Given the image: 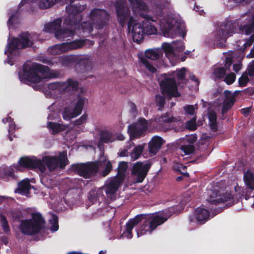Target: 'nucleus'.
Here are the masks:
<instances>
[{
  "instance_id": "obj_38",
  "label": "nucleus",
  "mask_w": 254,
  "mask_h": 254,
  "mask_svg": "<svg viewBox=\"0 0 254 254\" xmlns=\"http://www.w3.org/2000/svg\"><path fill=\"white\" fill-rule=\"evenodd\" d=\"M183 109L185 114L193 116L195 114L197 107L196 104L194 105H188L184 106Z\"/></svg>"
},
{
  "instance_id": "obj_6",
  "label": "nucleus",
  "mask_w": 254,
  "mask_h": 254,
  "mask_svg": "<svg viewBox=\"0 0 254 254\" xmlns=\"http://www.w3.org/2000/svg\"><path fill=\"white\" fill-rule=\"evenodd\" d=\"M56 76V74L49 67L30 62L26 63L24 64L22 71L19 74L21 82L27 84H33L32 86L35 90L41 88L44 79L54 78Z\"/></svg>"
},
{
  "instance_id": "obj_17",
  "label": "nucleus",
  "mask_w": 254,
  "mask_h": 254,
  "mask_svg": "<svg viewBox=\"0 0 254 254\" xmlns=\"http://www.w3.org/2000/svg\"><path fill=\"white\" fill-rule=\"evenodd\" d=\"M123 182V177H114L108 180L101 189H102V190H104L108 198L114 199L116 197V192L118 188Z\"/></svg>"
},
{
  "instance_id": "obj_15",
  "label": "nucleus",
  "mask_w": 254,
  "mask_h": 254,
  "mask_svg": "<svg viewBox=\"0 0 254 254\" xmlns=\"http://www.w3.org/2000/svg\"><path fill=\"white\" fill-rule=\"evenodd\" d=\"M77 98V101L73 107L68 106L64 109L62 116L64 120L69 121L81 114L87 99L81 96H78Z\"/></svg>"
},
{
  "instance_id": "obj_36",
  "label": "nucleus",
  "mask_w": 254,
  "mask_h": 254,
  "mask_svg": "<svg viewBox=\"0 0 254 254\" xmlns=\"http://www.w3.org/2000/svg\"><path fill=\"white\" fill-rule=\"evenodd\" d=\"M127 167L128 166L127 162H120L118 166V176L117 177H123L124 180L125 175V173L127 169Z\"/></svg>"
},
{
  "instance_id": "obj_56",
  "label": "nucleus",
  "mask_w": 254,
  "mask_h": 254,
  "mask_svg": "<svg viewBox=\"0 0 254 254\" xmlns=\"http://www.w3.org/2000/svg\"><path fill=\"white\" fill-rule=\"evenodd\" d=\"M115 137L116 139H118L119 140H123L125 139V137L122 134L115 135Z\"/></svg>"
},
{
  "instance_id": "obj_51",
  "label": "nucleus",
  "mask_w": 254,
  "mask_h": 254,
  "mask_svg": "<svg viewBox=\"0 0 254 254\" xmlns=\"http://www.w3.org/2000/svg\"><path fill=\"white\" fill-rule=\"evenodd\" d=\"M173 168L176 171L182 172L183 170L185 169L186 167L181 164L176 163L174 165Z\"/></svg>"
},
{
  "instance_id": "obj_54",
  "label": "nucleus",
  "mask_w": 254,
  "mask_h": 254,
  "mask_svg": "<svg viewBox=\"0 0 254 254\" xmlns=\"http://www.w3.org/2000/svg\"><path fill=\"white\" fill-rule=\"evenodd\" d=\"M190 79L195 82V85L197 86L199 85L198 79L194 75H190Z\"/></svg>"
},
{
  "instance_id": "obj_26",
  "label": "nucleus",
  "mask_w": 254,
  "mask_h": 254,
  "mask_svg": "<svg viewBox=\"0 0 254 254\" xmlns=\"http://www.w3.org/2000/svg\"><path fill=\"white\" fill-rule=\"evenodd\" d=\"M225 99L222 107V114H225L229 109H230L235 102L234 95L229 91L224 92Z\"/></svg>"
},
{
  "instance_id": "obj_28",
  "label": "nucleus",
  "mask_w": 254,
  "mask_h": 254,
  "mask_svg": "<svg viewBox=\"0 0 254 254\" xmlns=\"http://www.w3.org/2000/svg\"><path fill=\"white\" fill-rule=\"evenodd\" d=\"M67 127L66 125L54 122H49L47 124V128L53 134H58L59 132L65 130Z\"/></svg>"
},
{
  "instance_id": "obj_14",
  "label": "nucleus",
  "mask_w": 254,
  "mask_h": 254,
  "mask_svg": "<svg viewBox=\"0 0 254 254\" xmlns=\"http://www.w3.org/2000/svg\"><path fill=\"white\" fill-rule=\"evenodd\" d=\"M85 42V40H77L61 44H57L49 47L48 51L52 55H60L68 51L79 48L84 44Z\"/></svg>"
},
{
  "instance_id": "obj_41",
  "label": "nucleus",
  "mask_w": 254,
  "mask_h": 254,
  "mask_svg": "<svg viewBox=\"0 0 254 254\" xmlns=\"http://www.w3.org/2000/svg\"><path fill=\"white\" fill-rule=\"evenodd\" d=\"M87 116L83 115L78 119L73 122V125L77 127L83 126L87 121Z\"/></svg>"
},
{
  "instance_id": "obj_57",
  "label": "nucleus",
  "mask_w": 254,
  "mask_h": 254,
  "mask_svg": "<svg viewBox=\"0 0 254 254\" xmlns=\"http://www.w3.org/2000/svg\"><path fill=\"white\" fill-rule=\"evenodd\" d=\"M55 118V113L52 112L49 114L47 119L48 120H53Z\"/></svg>"
},
{
  "instance_id": "obj_43",
  "label": "nucleus",
  "mask_w": 254,
  "mask_h": 254,
  "mask_svg": "<svg viewBox=\"0 0 254 254\" xmlns=\"http://www.w3.org/2000/svg\"><path fill=\"white\" fill-rule=\"evenodd\" d=\"M156 103L157 106L158 107V110H161L165 103V99L164 97L160 95H156Z\"/></svg>"
},
{
  "instance_id": "obj_4",
  "label": "nucleus",
  "mask_w": 254,
  "mask_h": 254,
  "mask_svg": "<svg viewBox=\"0 0 254 254\" xmlns=\"http://www.w3.org/2000/svg\"><path fill=\"white\" fill-rule=\"evenodd\" d=\"M175 208L171 207L161 213L137 216L130 219L126 224V229L122 235V237L131 239L132 237V229L136 228L138 237L147 234H150L156 228L165 222L173 213H176Z\"/></svg>"
},
{
  "instance_id": "obj_46",
  "label": "nucleus",
  "mask_w": 254,
  "mask_h": 254,
  "mask_svg": "<svg viewBox=\"0 0 254 254\" xmlns=\"http://www.w3.org/2000/svg\"><path fill=\"white\" fill-rule=\"evenodd\" d=\"M196 125L195 118H193L187 123L186 127L187 128L190 130H194L196 128Z\"/></svg>"
},
{
  "instance_id": "obj_22",
  "label": "nucleus",
  "mask_w": 254,
  "mask_h": 254,
  "mask_svg": "<svg viewBox=\"0 0 254 254\" xmlns=\"http://www.w3.org/2000/svg\"><path fill=\"white\" fill-rule=\"evenodd\" d=\"M209 218V211L203 208L200 207L196 209L193 215L190 216V221L193 222L195 219L197 223L202 224L204 223Z\"/></svg>"
},
{
  "instance_id": "obj_23",
  "label": "nucleus",
  "mask_w": 254,
  "mask_h": 254,
  "mask_svg": "<svg viewBox=\"0 0 254 254\" xmlns=\"http://www.w3.org/2000/svg\"><path fill=\"white\" fill-rule=\"evenodd\" d=\"M243 180L245 187L248 193V196L254 195V173L248 170L244 174Z\"/></svg>"
},
{
  "instance_id": "obj_61",
  "label": "nucleus",
  "mask_w": 254,
  "mask_h": 254,
  "mask_svg": "<svg viewBox=\"0 0 254 254\" xmlns=\"http://www.w3.org/2000/svg\"><path fill=\"white\" fill-rule=\"evenodd\" d=\"M40 61H42L43 63H47V64H50V61L48 60H42V59H40Z\"/></svg>"
},
{
  "instance_id": "obj_16",
  "label": "nucleus",
  "mask_w": 254,
  "mask_h": 254,
  "mask_svg": "<svg viewBox=\"0 0 254 254\" xmlns=\"http://www.w3.org/2000/svg\"><path fill=\"white\" fill-rule=\"evenodd\" d=\"M161 52L159 49H148L145 52V57L143 55L138 56L139 61L142 64V67H144L150 73H154L156 71V68L146 59L152 60H156L160 56Z\"/></svg>"
},
{
  "instance_id": "obj_30",
  "label": "nucleus",
  "mask_w": 254,
  "mask_h": 254,
  "mask_svg": "<svg viewBox=\"0 0 254 254\" xmlns=\"http://www.w3.org/2000/svg\"><path fill=\"white\" fill-rule=\"evenodd\" d=\"M100 140L104 142H112L116 140L115 135L110 130L104 129L101 131Z\"/></svg>"
},
{
  "instance_id": "obj_11",
  "label": "nucleus",
  "mask_w": 254,
  "mask_h": 254,
  "mask_svg": "<svg viewBox=\"0 0 254 254\" xmlns=\"http://www.w3.org/2000/svg\"><path fill=\"white\" fill-rule=\"evenodd\" d=\"M78 83L71 79L65 82L51 83L48 85L47 88L43 90L44 94L47 98H56L63 92H69L77 89Z\"/></svg>"
},
{
  "instance_id": "obj_31",
  "label": "nucleus",
  "mask_w": 254,
  "mask_h": 254,
  "mask_svg": "<svg viewBox=\"0 0 254 254\" xmlns=\"http://www.w3.org/2000/svg\"><path fill=\"white\" fill-rule=\"evenodd\" d=\"M207 115L211 128L213 130H216L217 127L216 123L217 116L216 112L213 111L211 108H210L208 111Z\"/></svg>"
},
{
  "instance_id": "obj_18",
  "label": "nucleus",
  "mask_w": 254,
  "mask_h": 254,
  "mask_svg": "<svg viewBox=\"0 0 254 254\" xmlns=\"http://www.w3.org/2000/svg\"><path fill=\"white\" fill-rule=\"evenodd\" d=\"M148 128V123L144 119H140L135 124L128 126V132L131 139L141 135Z\"/></svg>"
},
{
  "instance_id": "obj_33",
  "label": "nucleus",
  "mask_w": 254,
  "mask_h": 254,
  "mask_svg": "<svg viewBox=\"0 0 254 254\" xmlns=\"http://www.w3.org/2000/svg\"><path fill=\"white\" fill-rule=\"evenodd\" d=\"M144 148L143 144L138 145L135 147L130 154L131 159L132 160L137 159L140 156Z\"/></svg>"
},
{
  "instance_id": "obj_5",
  "label": "nucleus",
  "mask_w": 254,
  "mask_h": 254,
  "mask_svg": "<svg viewBox=\"0 0 254 254\" xmlns=\"http://www.w3.org/2000/svg\"><path fill=\"white\" fill-rule=\"evenodd\" d=\"M241 20L243 23L240 26L237 21L221 23L212 33L211 40L214 45L219 47L225 46L227 39L236 33L250 34L254 29V12L246 13Z\"/></svg>"
},
{
  "instance_id": "obj_32",
  "label": "nucleus",
  "mask_w": 254,
  "mask_h": 254,
  "mask_svg": "<svg viewBox=\"0 0 254 254\" xmlns=\"http://www.w3.org/2000/svg\"><path fill=\"white\" fill-rule=\"evenodd\" d=\"M194 151V147L192 144H186L182 145L179 150V154L180 156H189Z\"/></svg>"
},
{
  "instance_id": "obj_49",
  "label": "nucleus",
  "mask_w": 254,
  "mask_h": 254,
  "mask_svg": "<svg viewBox=\"0 0 254 254\" xmlns=\"http://www.w3.org/2000/svg\"><path fill=\"white\" fill-rule=\"evenodd\" d=\"M16 19V14H12L9 18L7 21V25L9 28H12V24Z\"/></svg>"
},
{
  "instance_id": "obj_25",
  "label": "nucleus",
  "mask_w": 254,
  "mask_h": 254,
  "mask_svg": "<svg viewBox=\"0 0 254 254\" xmlns=\"http://www.w3.org/2000/svg\"><path fill=\"white\" fill-rule=\"evenodd\" d=\"M33 188L30 184L29 180L24 179L18 183V188L15 190V192L28 197L29 190Z\"/></svg>"
},
{
  "instance_id": "obj_10",
  "label": "nucleus",
  "mask_w": 254,
  "mask_h": 254,
  "mask_svg": "<svg viewBox=\"0 0 254 254\" xmlns=\"http://www.w3.org/2000/svg\"><path fill=\"white\" fill-rule=\"evenodd\" d=\"M23 215L26 218L21 220L20 229L23 234L32 235L44 228L45 221L38 211L28 208Z\"/></svg>"
},
{
  "instance_id": "obj_58",
  "label": "nucleus",
  "mask_w": 254,
  "mask_h": 254,
  "mask_svg": "<svg viewBox=\"0 0 254 254\" xmlns=\"http://www.w3.org/2000/svg\"><path fill=\"white\" fill-rule=\"evenodd\" d=\"M235 190L237 192H238L240 194H241L242 195H243L244 193V192L243 191H241V188L239 186H236L235 187Z\"/></svg>"
},
{
  "instance_id": "obj_24",
  "label": "nucleus",
  "mask_w": 254,
  "mask_h": 254,
  "mask_svg": "<svg viewBox=\"0 0 254 254\" xmlns=\"http://www.w3.org/2000/svg\"><path fill=\"white\" fill-rule=\"evenodd\" d=\"M164 143V141L161 137L154 136L149 143V151L151 155L156 154Z\"/></svg>"
},
{
  "instance_id": "obj_20",
  "label": "nucleus",
  "mask_w": 254,
  "mask_h": 254,
  "mask_svg": "<svg viewBox=\"0 0 254 254\" xmlns=\"http://www.w3.org/2000/svg\"><path fill=\"white\" fill-rule=\"evenodd\" d=\"M149 165L140 162L136 163L132 168V174L136 177V182L141 183L145 177L149 169Z\"/></svg>"
},
{
  "instance_id": "obj_48",
  "label": "nucleus",
  "mask_w": 254,
  "mask_h": 254,
  "mask_svg": "<svg viewBox=\"0 0 254 254\" xmlns=\"http://www.w3.org/2000/svg\"><path fill=\"white\" fill-rule=\"evenodd\" d=\"M185 140L189 142L188 144H192L196 141V137L195 135L191 134L190 135L186 136Z\"/></svg>"
},
{
  "instance_id": "obj_21",
  "label": "nucleus",
  "mask_w": 254,
  "mask_h": 254,
  "mask_svg": "<svg viewBox=\"0 0 254 254\" xmlns=\"http://www.w3.org/2000/svg\"><path fill=\"white\" fill-rule=\"evenodd\" d=\"M61 0H22L19 4L21 7L25 4H30L31 2L36 3L41 9L48 8L54 5ZM70 3H73L75 0H69Z\"/></svg>"
},
{
  "instance_id": "obj_19",
  "label": "nucleus",
  "mask_w": 254,
  "mask_h": 254,
  "mask_svg": "<svg viewBox=\"0 0 254 254\" xmlns=\"http://www.w3.org/2000/svg\"><path fill=\"white\" fill-rule=\"evenodd\" d=\"M116 9L118 20L124 26L129 18V10L126 6L125 0H118L116 3Z\"/></svg>"
},
{
  "instance_id": "obj_1",
  "label": "nucleus",
  "mask_w": 254,
  "mask_h": 254,
  "mask_svg": "<svg viewBox=\"0 0 254 254\" xmlns=\"http://www.w3.org/2000/svg\"><path fill=\"white\" fill-rule=\"evenodd\" d=\"M129 1L134 16L139 15L145 18L137 20L133 16L129 18L128 29L131 32L134 42H140L144 35L156 34L157 29L155 24L158 25L165 37L173 38L177 35L185 36V25L182 19L172 11L169 14L165 12V7L168 5L167 0H159L155 3L151 10L154 14L152 17L144 13L148 7L141 0Z\"/></svg>"
},
{
  "instance_id": "obj_62",
  "label": "nucleus",
  "mask_w": 254,
  "mask_h": 254,
  "mask_svg": "<svg viewBox=\"0 0 254 254\" xmlns=\"http://www.w3.org/2000/svg\"><path fill=\"white\" fill-rule=\"evenodd\" d=\"M201 101L202 102L203 107H205L206 106L207 103L204 102L203 100H201Z\"/></svg>"
},
{
  "instance_id": "obj_59",
  "label": "nucleus",
  "mask_w": 254,
  "mask_h": 254,
  "mask_svg": "<svg viewBox=\"0 0 254 254\" xmlns=\"http://www.w3.org/2000/svg\"><path fill=\"white\" fill-rule=\"evenodd\" d=\"M250 112L249 109H244L242 110V112L244 114H247Z\"/></svg>"
},
{
  "instance_id": "obj_40",
  "label": "nucleus",
  "mask_w": 254,
  "mask_h": 254,
  "mask_svg": "<svg viewBox=\"0 0 254 254\" xmlns=\"http://www.w3.org/2000/svg\"><path fill=\"white\" fill-rule=\"evenodd\" d=\"M41 182L44 186L48 188H52L55 185L54 184V181L51 179L49 180L48 177L46 175H42L41 178Z\"/></svg>"
},
{
  "instance_id": "obj_47",
  "label": "nucleus",
  "mask_w": 254,
  "mask_h": 254,
  "mask_svg": "<svg viewBox=\"0 0 254 254\" xmlns=\"http://www.w3.org/2000/svg\"><path fill=\"white\" fill-rule=\"evenodd\" d=\"M248 74L250 76H254V60H253L249 64Z\"/></svg>"
},
{
  "instance_id": "obj_63",
  "label": "nucleus",
  "mask_w": 254,
  "mask_h": 254,
  "mask_svg": "<svg viewBox=\"0 0 254 254\" xmlns=\"http://www.w3.org/2000/svg\"><path fill=\"white\" fill-rule=\"evenodd\" d=\"M53 105H52L51 106L48 107V109L50 110H53Z\"/></svg>"
},
{
  "instance_id": "obj_2",
  "label": "nucleus",
  "mask_w": 254,
  "mask_h": 254,
  "mask_svg": "<svg viewBox=\"0 0 254 254\" xmlns=\"http://www.w3.org/2000/svg\"><path fill=\"white\" fill-rule=\"evenodd\" d=\"M85 7V4H73L70 3L69 5L66 6V15L64 22V25H65L66 28L59 29L62 20L61 19H56L52 22L45 24L43 31L47 33H54L55 37L59 40H69L76 32L77 28L80 31V35L87 36L91 33L93 27L97 29L102 28L105 20L108 18L107 12L102 9H94L91 12L89 21L79 24L81 19L80 13Z\"/></svg>"
},
{
  "instance_id": "obj_3",
  "label": "nucleus",
  "mask_w": 254,
  "mask_h": 254,
  "mask_svg": "<svg viewBox=\"0 0 254 254\" xmlns=\"http://www.w3.org/2000/svg\"><path fill=\"white\" fill-rule=\"evenodd\" d=\"M68 163L66 151L59 153L57 157L53 156H45L42 160L36 157H24L19 161L18 165L6 167L3 169L6 175L11 176L14 170L22 171L25 168L38 169L43 173L46 170V167L50 172L55 171L58 168L63 169Z\"/></svg>"
},
{
  "instance_id": "obj_8",
  "label": "nucleus",
  "mask_w": 254,
  "mask_h": 254,
  "mask_svg": "<svg viewBox=\"0 0 254 254\" xmlns=\"http://www.w3.org/2000/svg\"><path fill=\"white\" fill-rule=\"evenodd\" d=\"M37 40H41L39 36L35 33H23L20 34L18 38L11 39L9 37L6 50L4 51V53L7 56V58L5 62L10 65H13L14 57L18 54V50L32 46L34 41Z\"/></svg>"
},
{
  "instance_id": "obj_60",
  "label": "nucleus",
  "mask_w": 254,
  "mask_h": 254,
  "mask_svg": "<svg viewBox=\"0 0 254 254\" xmlns=\"http://www.w3.org/2000/svg\"><path fill=\"white\" fill-rule=\"evenodd\" d=\"M128 145L127 146V148H130L132 146L134 145V143L131 141H130L128 143Z\"/></svg>"
},
{
  "instance_id": "obj_64",
  "label": "nucleus",
  "mask_w": 254,
  "mask_h": 254,
  "mask_svg": "<svg viewBox=\"0 0 254 254\" xmlns=\"http://www.w3.org/2000/svg\"><path fill=\"white\" fill-rule=\"evenodd\" d=\"M7 241L6 240H5V241H3V243L5 244H7Z\"/></svg>"
},
{
  "instance_id": "obj_29",
  "label": "nucleus",
  "mask_w": 254,
  "mask_h": 254,
  "mask_svg": "<svg viewBox=\"0 0 254 254\" xmlns=\"http://www.w3.org/2000/svg\"><path fill=\"white\" fill-rule=\"evenodd\" d=\"M100 199H104V195L101 188L95 189L89 191L88 193V199L90 201L94 203Z\"/></svg>"
},
{
  "instance_id": "obj_37",
  "label": "nucleus",
  "mask_w": 254,
  "mask_h": 254,
  "mask_svg": "<svg viewBox=\"0 0 254 254\" xmlns=\"http://www.w3.org/2000/svg\"><path fill=\"white\" fill-rule=\"evenodd\" d=\"M2 122L4 124H5L6 123H8L9 124V129H8V132H9V139L10 141L12 140V138L11 136L10 135V134L11 133H12L13 131L15 130V126L14 123H13L10 117H6L4 119H3L2 120Z\"/></svg>"
},
{
  "instance_id": "obj_9",
  "label": "nucleus",
  "mask_w": 254,
  "mask_h": 254,
  "mask_svg": "<svg viewBox=\"0 0 254 254\" xmlns=\"http://www.w3.org/2000/svg\"><path fill=\"white\" fill-rule=\"evenodd\" d=\"M187 68L182 67L173 71L168 75H165L164 78L160 82L162 93L168 97H178L180 94L178 91L176 81L178 84L186 83Z\"/></svg>"
},
{
  "instance_id": "obj_7",
  "label": "nucleus",
  "mask_w": 254,
  "mask_h": 254,
  "mask_svg": "<svg viewBox=\"0 0 254 254\" xmlns=\"http://www.w3.org/2000/svg\"><path fill=\"white\" fill-rule=\"evenodd\" d=\"M112 169L111 162L108 160L106 156L102 155L97 162L77 164L72 166V169L85 178H90L98 172L101 175L106 176Z\"/></svg>"
},
{
  "instance_id": "obj_44",
  "label": "nucleus",
  "mask_w": 254,
  "mask_h": 254,
  "mask_svg": "<svg viewBox=\"0 0 254 254\" xmlns=\"http://www.w3.org/2000/svg\"><path fill=\"white\" fill-rule=\"evenodd\" d=\"M250 80L248 74L247 73H244L241 76V77L239 79V84L241 86L244 87L245 86L248 81Z\"/></svg>"
},
{
  "instance_id": "obj_27",
  "label": "nucleus",
  "mask_w": 254,
  "mask_h": 254,
  "mask_svg": "<svg viewBox=\"0 0 254 254\" xmlns=\"http://www.w3.org/2000/svg\"><path fill=\"white\" fill-rule=\"evenodd\" d=\"M232 62V59L231 58L227 57L226 59L225 68H215L213 70V75H214L215 77L216 78H221L223 77L225 73L226 72V68H229Z\"/></svg>"
},
{
  "instance_id": "obj_52",
  "label": "nucleus",
  "mask_w": 254,
  "mask_h": 254,
  "mask_svg": "<svg viewBox=\"0 0 254 254\" xmlns=\"http://www.w3.org/2000/svg\"><path fill=\"white\" fill-rule=\"evenodd\" d=\"M242 64L240 62H239L238 63L235 64L233 65V69L235 71L237 72L239 71L240 69L241 68Z\"/></svg>"
},
{
  "instance_id": "obj_12",
  "label": "nucleus",
  "mask_w": 254,
  "mask_h": 254,
  "mask_svg": "<svg viewBox=\"0 0 254 254\" xmlns=\"http://www.w3.org/2000/svg\"><path fill=\"white\" fill-rule=\"evenodd\" d=\"M222 183L219 184V185L215 186L213 189H210L207 191L208 197L206 200L213 204H217L223 202H227L229 201L228 204L232 205L234 204V202L232 199V195L230 193H227V195H225V190L224 188L221 187Z\"/></svg>"
},
{
  "instance_id": "obj_55",
  "label": "nucleus",
  "mask_w": 254,
  "mask_h": 254,
  "mask_svg": "<svg viewBox=\"0 0 254 254\" xmlns=\"http://www.w3.org/2000/svg\"><path fill=\"white\" fill-rule=\"evenodd\" d=\"M194 9L196 11H197L200 15H203L204 11L203 10L200 9V7L198 6L194 7Z\"/></svg>"
},
{
  "instance_id": "obj_13",
  "label": "nucleus",
  "mask_w": 254,
  "mask_h": 254,
  "mask_svg": "<svg viewBox=\"0 0 254 254\" xmlns=\"http://www.w3.org/2000/svg\"><path fill=\"white\" fill-rule=\"evenodd\" d=\"M162 48L170 63L174 65L178 61V53L184 51L185 46L182 41H179L172 43H164L162 45Z\"/></svg>"
},
{
  "instance_id": "obj_42",
  "label": "nucleus",
  "mask_w": 254,
  "mask_h": 254,
  "mask_svg": "<svg viewBox=\"0 0 254 254\" xmlns=\"http://www.w3.org/2000/svg\"><path fill=\"white\" fill-rule=\"evenodd\" d=\"M251 0H246V2H249ZM244 1H245V0H227V1L225 0L224 3L228 7L232 8L236 4L241 3Z\"/></svg>"
},
{
  "instance_id": "obj_35",
  "label": "nucleus",
  "mask_w": 254,
  "mask_h": 254,
  "mask_svg": "<svg viewBox=\"0 0 254 254\" xmlns=\"http://www.w3.org/2000/svg\"><path fill=\"white\" fill-rule=\"evenodd\" d=\"M58 217L55 214L51 215V218L49 220V222L51 226L50 227V230L51 231L55 232L58 230L59 225L58 222Z\"/></svg>"
},
{
  "instance_id": "obj_50",
  "label": "nucleus",
  "mask_w": 254,
  "mask_h": 254,
  "mask_svg": "<svg viewBox=\"0 0 254 254\" xmlns=\"http://www.w3.org/2000/svg\"><path fill=\"white\" fill-rule=\"evenodd\" d=\"M1 225L2 229L5 232H7L9 231V227L7 222L4 218L1 219Z\"/></svg>"
},
{
  "instance_id": "obj_53",
  "label": "nucleus",
  "mask_w": 254,
  "mask_h": 254,
  "mask_svg": "<svg viewBox=\"0 0 254 254\" xmlns=\"http://www.w3.org/2000/svg\"><path fill=\"white\" fill-rule=\"evenodd\" d=\"M118 155L120 157H126L128 156V152L127 149H124L118 152Z\"/></svg>"
},
{
  "instance_id": "obj_39",
  "label": "nucleus",
  "mask_w": 254,
  "mask_h": 254,
  "mask_svg": "<svg viewBox=\"0 0 254 254\" xmlns=\"http://www.w3.org/2000/svg\"><path fill=\"white\" fill-rule=\"evenodd\" d=\"M156 121L159 122L160 125H163L164 123H169L175 121V119L170 116L169 114H165L162 116L158 119H155Z\"/></svg>"
},
{
  "instance_id": "obj_45",
  "label": "nucleus",
  "mask_w": 254,
  "mask_h": 254,
  "mask_svg": "<svg viewBox=\"0 0 254 254\" xmlns=\"http://www.w3.org/2000/svg\"><path fill=\"white\" fill-rule=\"evenodd\" d=\"M236 79V75L234 73H230L226 75L224 81L227 84H232Z\"/></svg>"
},
{
  "instance_id": "obj_34",
  "label": "nucleus",
  "mask_w": 254,
  "mask_h": 254,
  "mask_svg": "<svg viewBox=\"0 0 254 254\" xmlns=\"http://www.w3.org/2000/svg\"><path fill=\"white\" fill-rule=\"evenodd\" d=\"M84 58L81 57L79 56H64V57H62L60 58V62L64 65H68L69 63H71L72 61L73 60H78L80 61Z\"/></svg>"
}]
</instances>
